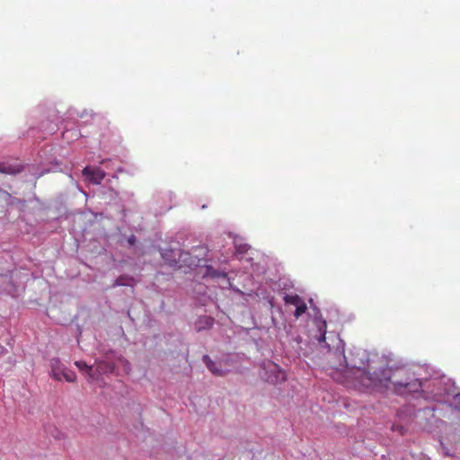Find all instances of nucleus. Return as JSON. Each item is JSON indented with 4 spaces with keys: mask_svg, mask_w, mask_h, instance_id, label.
Instances as JSON below:
<instances>
[{
    "mask_svg": "<svg viewBox=\"0 0 460 460\" xmlns=\"http://www.w3.org/2000/svg\"><path fill=\"white\" fill-rule=\"evenodd\" d=\"M214 324V319L208 315H203L199 318L195 324V328L197 332H201L202 330L209 329Z\"/></svg>",
    "mask_w": 460,
    "mask_h": 460,
    "instance_id": "39448f33",
    "label": "nucleus"
},
{
    "mask_svg": "<svg viewBox=\"0 0 460 460\" xmlns=\"http://www.w3.org/2000/svg\"><path fill=\"white\" fill-rule=\"evenodd\" d=\"M114 368H115V367L112 363L106 362V361H99V362H97L95 371L98 374H108V373H112L114 371Z\"/></svg>",
    "mask_w": 460,
    "mask_h": 460,
    "instance_id": "0eeeda50",
    "label": "nucleus"
},
{
    "mask_svg": "<svg viewBox=\"0 0 460 460\" xmlns=\"http://www.w3.org/2000/svg\"><path fill=\"white\" fill-rule=\"evenodd\" d=\"M334 354H336L340 358V362L337 365H333L335 368H340L347 366L346 358L344 356L343 350H340L339 348L335 350Z\"/></svg>",
    "mask_w": 460,
    "mask_h": 460,
    "instance_id": "ddd939ff",
    "label": "nucleus"
},
{
    "mask_svg": "<svg viewBox=\"0 0 460 460\" xmlns=\"http://www.w3.org/2000/svg\"><path fill=\"white\" fill-rule=\"evenodd\" d=\"M131 280H133L132 278H127V277L120 276L116 279L115 285L116 286H127V285H129L128 281H131Z\"/></svg>",
    "mask_w": 460,
    "mask_h": 460,
    "instance_id": "dca6fc26",
    "label": "nucleus"
},
{
    "mask_svg": "<svg viewBox=\"0 0 460 460\" xmlns=\"http://www.w3.org/2000/svg\"><path fill=\"white\" fill-rule=\"evenodd\" d=\"M284 301L286 304L295 305L296 307L304 302L298 295H286L284 296Z\"/></svg>",
    "mask_w": 460,
    "mask_h": 460,
    "instance_id": "9b49d317",
    "label": "nucleus"
},
{
    "mask_svg": "<svg viewBox=\"0 0 460 460\" xmlns=\"http://www.w3.org/2000/svg\"><path fill=\"white\" fill-rule=\"evenodd\" d=\"M203 362L206 364L207 367L216 376H223L224 371L218 367H217L216 363L208 356H203Z\"/></svg>",
    "mask_w": 460,
    "mask_h": 460,
    "instance_id": "1a4fd4ad",
    "label": "nucleus"
},
{
    "mask_svg": "<svg viewBox=\"0 0 460 460\" xmlns=\"http://www.w3.org/2000/svg\"><path fill=\"white\" fill-rule=\"evenodd\" d=\"M83 175L88 181L93 184H100L102 181L104 179L106 173L103 170H102L99 167L86 166L83 170Z\"/></svg>",
    "mask_w": 460,
    "mask_h": 460,
    "instance_id": "7ed1b4c3",
    "label": "nucleus"
},
{
    "mask_svg": "<svg viewBox=\"0 0 460 460\" xmlns=\"http://www.w3.org/2000/svg\"><path fill=\"white\" fill-rule=\"evenodd\" d=\"M456 396L459 397V399H460V394H458Z\"/></svg>",
    "mask_w": 460,
    "mask_h": 460,
    "instance_id": "aec40b11",
    "label": "nucleus"
},
{
    "mask_svg": "<svg viewBox=\"0 0 460 460\" xmlns=\"http://www.w3.org/2000/svg\"><path fill=\"white\" fill-rule=\"evenodd\" d=\"M128 243H129L130 245H134V244H135V243H136V237H135L134 235H131V236L128 238Z\"/></svg>",
    "mask_w": 460,
    "mask_h": 460,
    "instance_id": "f3484780",
    "label": "nucleus"
},
{
    "mask_svg": "<svg viewBox=\"0 0 460 460\" xmlns=\"http://www.w3.org/2000/svg\"><path fill=\"white\" fill-rule=\"evenodd\" d=\"M62 377H64V379L66 382H69V383H74L76 380L75 373L74 371H72V370H69V369L66 368V367L62 371L61 378Z\"/></svg>",
    "mask_w": 460,
    "mask_h": 460,
    "instance_id": "f8f14e48",
    "label": "nucleus"
},
{
    "mask_svg": "<svg viewBox=\"0 0 460 460\" xmlns=\"http://www.w3.org/2000/svg\"><path fill=\"white\" fill-rule=\"evenodd\" d=\"M4 349V347H2V346L0 345V353H3Z\"/></svg>",
    "mask_w": 460,
    "mask_h": 460,
    "instance_id": "a211bd4d",
    "label": "nucleus"
},
{
    "mask_svg": "<svg viewBox=\"0 0 460 460\" xmlns=\"http://www.w3.org/2000/svg\"><path fill=\"white\" fill-rule=\"evenodd\" d=\"M22 167L20 165H11L4 163H0V172L5 174H16L21 172Z\"/></svg>",
    "mask_w": 460,
    "mask_h": 460,
    "instance_id": "6e6552de",
    "label": "nucleus"
},
{
    "mask_svg": "<svg viewBox=\"0 0 460 460\" xmlns=\"http://www.w3.org/2000/svg\"><path fill=\"white\" fill-rule=\"evenodd\" d=\"M354 376L360 386L371 389H390L400 395L411 394L422 391L423 384L406 367L383 368L379 371L357 369Z\"/></svg>",
    "mask_w": 460,
    "mask_h": 460,
    "instance_id": "f257e3e1",
    "label": "nucleus"
},
{
    "mask_svg": "<svg viewBox=\"0 0 460 460\" xmlns=\"http://www.w3.org/2000/svg\"><path fill=\"white\" fill-rule=\"evenodd\" d=\"M205 276H209L211 278H217V277H223L226 278V273H220L214 270L211 266L207 267Z\"/></svg>",
    "mask_w": 460,
    "mask_h": 460,
    "instance_id": "4468645a",
    "label": "nucleus"
},
{
    "mask_svg": "<svg viewBox=\"0 0 460 460\" xmlns=\"http://www.w3.org/2000/svg\"><path fill=\"white\" fill-rule=\"evenodd\" d=\"M75 365L82 373H84L88 377L89 380L92 381L94 379L93 367L88 366L84 361H75Z\"/></svg>",
    "mask_w": 460,
    "mask_h": 460,
    "instance_id": "423d86ee",
    "label": "nucleus"
},
{
    "mask_svg": "<svg viewBox=\"0 0 460 460\" xmlns=\"http://www.w3.org/2000/svg\"><path fill=\"white\" fill-rule=\"evenodd\" d=\"M265 366L270 372V375L266 377L268 382L277 384L286 380L285 372L277 364L270 361Z\"/></svg>",
    "mask_w": 460,
    "mask_h": 460,
    "instance_id": "f03ea898",
    "label": "nucleus"
},
{
    "mask_svg": "<svg viewBox=\"0 0 460 460\" xmlns=\"http://www.w3.org/2000/svg\"><path fill=\"white\" fill-rule=\"evenodd\" d=\"M306 310H307V305L304 301L303 303L299 304L298 306L296 307V311L294 313L295 317L299 318L303 314L305 313Z\"/></svg>",
    "mask_w": 460,
    "mask_h": 460,
    "instance_id": "2eb2a0df",
    "label": "nucleus"
},
{
    "mask_svg": "<svg viewBox=\"0 0 460 460\" xmlns=\"http://www.w3.org/2000/svg\"><path fill=\"white\" fill-rule=\"evenodd\" d=\"M64 368L65 367L58 358H53L50 359L51 376L55 380L61 381V374Z\"/></svg>",
    "mask_w": 460,
    "mask_h": 460,
    "instance_id": "20e7f679",
    "label": "nucleus"
},
{
    "mask_svg": "<svg viewBox=\"0 0 460 460\" xmlns=\"http://www.w3.org/2000/svg\"><path fill=\"white\" fill-rule=\"evenodd\" d=\"M315 323L318 327V332L319 335H316V338L318 341H325V334H326V322L324 320L316 319Z\"/></svg>",
    "mask_w": 460,
    "mask_h": 460,
    "instance_id": "9d476101",
    "label": "nucleus"
},
{
    "mask_svg": "<svg viewBox=\"0 0 460 460\" xmlns=\"http://www.w3.org/2000/svg\"><path fill=\"white\" fill-rule=\"evenodd\" d=\"M319 342L321 343L322 341H319ZM323 342H324V344H327V341H326V340H325V341H324Z\"/></svg>",
    "mask_w": 460,
    "mask_h": 460,
    "instance_id": "6ab92c4d",
    "label": "nucleus"
}]
</instances>
